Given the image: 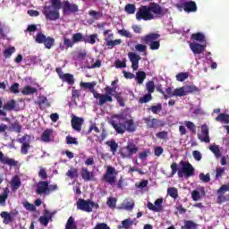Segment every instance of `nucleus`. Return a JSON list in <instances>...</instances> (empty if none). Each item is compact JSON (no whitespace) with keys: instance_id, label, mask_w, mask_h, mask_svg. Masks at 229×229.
Listing matches in <instances>:
<instances>
[{"instance_id":"obj_1","label":"nucleus","mask_w":229,"mask_h":229,"mask_svg":"<svg viewBox=\"0 0 229 229\" xmlns=\"http://www.w3.org/2000/svg\"><path fill=\"white\" fill-rule=\"evenodd\" d=\"M50 5H45L42 10L47 21H58L60 19V10L62 8L64 15H71L79 12L78 4H71L68 0H50Z\"/></svg>"},{"instance_id":"obj_2","label":"nucleus","mask_w":229,"mask_h":229,"mask_svg":"<svg viewBox=\"0 0 229 229\" xmlns=\"http://www.w3.org/2000/svg\"><path fill=\"white\" fill-rule=\"evenodd\" d=\"M169 12V9L162 8L157 3H150L148 6L141 5L136 13L137 21H153L155 15L164 17ZM154 13V14H153Z\"/></svg>"},{"instance_id":"obj_3","label":"nucleus","mask_w":229,"mask_h":229,"mask_svg":"<svg viewBox=\"0 0 229 229\" xmlns=\"http://www.w3.org/2000/svg\"><path fill=\"white\" fill-rule=\"evenodd\" d=\"M81 89H89L90 92L93 94L95 99L98 100V105L103 106L106 103H112L114 98H112L113 92H115V88H110V86H106L105 88V94L98 93L96 91L94 87H96V83L94 82H81Z\"/></svg>"},{"instance_id":"obj_4","label":"nucleus","mask_w":229,"mask_h":229,"mask_svg":"<svg viewBox=\"0 0 229 229\" xmlns=\"http://www.w3.org/2000/svg\"><path fill=\"white\" fill-rule=\"evenodd\" d=\"M181 165V169H178V163L173 162L170 165V169L172 170L170 176L173 178L174 174L178 175V178H191V176H194L196 174V170L194 169V166L191 165V163L187 161H181L179 163Z\"/></svg>"},{"instance_id":"obj_5","label":"nucleus","mask_w":229,"mask_h":229,"mask_svg":"<svg viewBox=\"0 0 229 229\" xmlns=\"http://www.w3.org/2000/svg\"><path fill=\"white\" fill-rule=\"evenodd\" d=\"M111 126L115 130L116 133L123 135L125 131L133 133L137 130L133 119L126 120L124 123H117L115 120L110 122Z\"/></svg>"},{"instance_id":"obj_6","label":"nucleus","mask_w":229,"mask_h":229,"mask_svg":"<svg viewBox=\"0 0 229 229\" xmlns=\"http://www.w3.org/2000/svg\"><path fill=\"white\" fill-rule=\"evenodd\" d=\"M160 34L158 33H149L140 38L142 44L149 46L151 51H157L160 49Z\"/></svg>"},{"instance_id":"obj_7","label":"nucleus","mask_w":229,"mask_h":229,"mask_svg":"<svg viewBox=\"0 0 229 229\" xmlns=\"http://www.w3.org/2000/svg\"><path fill=\"white\" fill-rule=\"evenodd\" d=\"M57 189V184L49 185L47 181H39L37 184L36 194L38 196H49L51 192H55Z\"/></svg>"},{"instance_id":"obj_8","label":"nucleus","mask_w":229,"mask_h":229,"mask_svg":"<svg viewBox=\"0 0 229 229\" xmlns=\"http://www.w3.org/2000/svg\"><path fill=\"white\" fill-rule=\"evenodd\" d=\"M175 6L178 10H184L186 13L198 12V4L192 0H179Z\"/></svg>"},{"instance_id":"obj_9","label":"nucleus","mask_w":229,"mask_h":229,"mask_svg":"<svg viewBox=\"0 0 229 229\" xmlns=\"http://www.w3.org/2000/svg\"><path fill=\"white\" fill-rule=\"evenodd\" d=\"M99 208V204L95 203L90 199L85 200L84 199H79L77 201V210H81L82 212H92V208Z\"/></svg>"},{"instance_id":"obj_10","label":"nucleus","mask_w":229,"mask_h":229,"mask_svg":"<svg viewBox=\"0 0 229 229\" xmlns=\"http://www.w3.org/2000/svg\"><path fill=\"white\" fill-rule=\"evenodd\" d=\"M37 44H44L47 49H51L55 46V38L51 37H46L44 33L38 32L35 38Z\"/></svg>"},{"instance_id":"obj_11","label":"nucleus","mask_w":229,"mask_h":229,"mask_svg":"<svg viewBox=\"0 0 229 229\" xmlns=\"http://www.w3.org/2000/svg\"><path fill=\"white\" fill-rule=\"evenodd\" d=\"M115 174V168L112 165H108L106 171V174L103 175L102 180L106 183H109L112 187L115 185V182L117 180V176Z\"/></svg>"},{"instance_id":"obj_12","label":"nucleus","mask_w":229,"mask_h":229,"mask_svg":"<svg viewBox=\"0 0 229 229\" xmlns=\"http://www.w3.org/2000/svg\"><path fill=\"white\" fill-rule=\"evenodd\" d=\"M139 153V147L135 143H128L122 152L123 158H131L134 155Z\"/></svg>"},{"instance_id":"obj_13","label":"nucleus","mask_w":229,"mask_h":229,"mask_svg":"<svg viewBox=\"0 0 229 229\" xmlns=\"http://www.w3.org/2000/svg\"><path fill=\"white\" fill-rule=\"evenodd\" d=\"M143 122L148 129L157 130V128H162V126H164L162 120H158L151 116L143 118Z\"/></svg>"},{"instance_id":"obj_14","label":"nucleus","mask_w":229,"mask_h":229,"mask_svg":"<svg viewBox=\"0 0 229 229\" xmlns=\"http://www.w3.org/2000/svg\"><path fill=\"white\" fill-rule=\"evenodd\" d=\"M30 140H31V136L28 134H25L24 136H22L18 140V142H20V144H22L21 148V155H28V149H30Z\"/></svg>"},{"instance_id":"obj_15","label":"nucleus","mask_w":229,"mask_h":229,"mask_svg":"<svg viewBox=\"0 0 229 229\" xmlns=\"http://www.w3.org/2000/svg\"><path fill=\"white\" fill-rule=\"evenodd\" d=\"M0 163L4 165H9V167H17L19 165V161H16L13 158H10L8 157H4L3 151L0 150Z\"/></svg>"},{"instance_id":"obj_16","label":"nucleus","mask_w":229,"mask_h":229,"mask_svg":"<svg viewBox=\"0 0 229 229\" xmlns=\"http://www.w3.org/2000/svg\"><path fill=\"white\" fill-rule=\"evenodd\" d=\"M128 57L130 62H131L132 70L137 71L139 69V62H140L142 58L139 55V54L133 52H129Z\"/></svg>"},{"instance_id":"obj_17","label":"nucleus","mask_w":229,"mask_h":229,"mask_svg":"<svg viewBox=\"0 0 229 229\" xmlns=\"http://www.w3.org/2000/svg\"><path fill=\"white\" fill-rule=\"evenodd\" d=\"M207 45H201L196 42H190V49L192 51L193 55H201L205 51Z\"/></svg>"},{"instance_id":"obj_18","label":"nucleus","mask_w":229,"mask_h":229,"mask_svg":"<svg viewBox=\"0 0 229 229\" xmlns=\"http://www.w3.org/2000/svg\"><path fill=\"white\" fill-rule=\"evenodd\" d=\"M198 139L201 142H206V144L210 142V136H208V127H207V125L201 126V134H198Z\"/></svg>"},{"instance_id":"obj_19","label":"nucleus","mask_w":229,"mask_h":229,"mask_svg":"<svg viewBox=\"0 0 229 229\" xmlns=\"http://www.w3.org/2000/svg\"><path fill=\"white\" fill-rule=\"evenodd\" d=\"M81 176L84 182H90L94 180V173L89 171V168L85 166L81 169Z\"/></svg>"},{"instance_id":"obj_20","label":"nucleus","mask_w":229,"mask_h":229,"mask_svg":"<svg viewBox=\"0 0 229 229\" xmlns=\"http://www.w3.org/2000/svg\"><path fill=\"white\" fill-rule=\"evenodd\" d=\"M83 124V118L74 116L72 119V127L75 131H81V125Z\"/></svg>"},{"instance_id":"obj_21","label":"nucleus","mask_w":229,"mask_h":229,"mask_svg":"<svg viewBox=\"0 0 229 229\" xmlns=\"http://www.w3.org/2000/svg\"><path fill=\"white\" fill-rule=\"evenodd\" d=\"M21 177L18 175H15L12 181H11V187L12 190L13 191V192H15V191H18L21 188Z\"/></svg>"},{"instance_id":"obj_22","label":"nucleus","mask_w":229,"mask_h":229,"mask_svg":"<svg viewBox=\"0 0 229 229\" xmlns=\"http://www.w3.org/2000/svg\"><path fill=\"white\" fill-rule=\"evenodd\" d=\"M135 207V202L133 200H125L123 203L121 204L120 208L122 210H133Z\"/></svg>"},{"instance_id":"obj_23","label":"nucleus","mask_w":229,"mask_h":229,"mask_svg":"<svg viewBox=\"0 0 229 229\" xmlns=\"http://www.w3.org/2000/svg\"><path fill=\"white\" fill-rule=\"evenodd\" d=\"M106 144L110 148L112 155H115V153H117V149H119V144H117V141L111 140H107Z\"/></svg>"},{"instance_id":"obj_24","label":"nucleus","mask_w":229,"mask_h":229,"mask_svg":"<svg viewBox=\"0 0 229 229\" xmlns=\"http://www.w3.org/2000/svg\"><path fill=\"white\" fill-rule=\"evenodd\" d=\"M96 40H99L98 38V34L96 33L84 36L85 44H91V46H94V44H96Z\"/></svg>"},{"instance_id":"obj_25","label":"nucleus","mask_w":229,"mask_h":229,"mask_svg":"<svg viewBox=\"0 0 229 229\" xmlns=\"http://www.w3.org/2000/svg\"><path fill=\"white\" fill-rule=\"evenodd\" d=\"M51 135H53V130L46 129L41 135L42 142H49L51 140Z\"/></svg>"},{"instance_id":"obj_26","label":"nucleus","mask_w":229,"mask_h":229,"mask_svg":"<svg viewBox=\"0 0 229 229\" xmlns=\"http://www.w3.org/2000/svg\"><path fill=\"white\" fill-rule=\"evenodd\" d=\"M16 105L17 102L14 99H11L4 105V110L6 112H12V110H15Z\"/></svg>"},{"instance_id":"obj_27","label":"nucleus","mask_w":229,"mask_h":229,"mask_svg":"<svg viewBox=\"0 0 229 229\" xmlns=\"http://www.w3.org/2000/svg\"><path fill=\"white\" fill-rule=\"evenodd\" d=\"M134 78L139 85H142V83H144V80H146V72L139 71L136 72V76H134Z\"/></svg>"},{"instance_id":"obj_28","label":"nucleus","mask_w":229,"mask_h":229,"mask_svg":"<svg viewBox=\"0 0 229 229\" xmlns=\"http://www.w3.org/2000/svg\"><path fill=\"white\" fill-rule=\"evenodd\" d=\"M191 40H196V42H207L205 39V34L201 32L193 33L191 36Z\"/></svg>"},{"instance_id":"obj_29","label":"nucleus","mask_w":229,"mask_h":229,"mask_svg":"<svg viewBox=\"0 0 229 229\" xmlns=\"http://www.w3.org/2000/svg\"><path fill=\"white\" fill-rule=\"evenodd\" d=\"M9 194H10V190L8 188H5L4 190V192L0 195V205L2 207H4V205H6V199H8Z\"/></svg>"},{"instance_id":"obj_30","label":"nucleus","mask_w":229,"mask_h":229,"mask_svg":"<svg viewBox=\"0 0 229 229\" xmlns=\"http://www.w3.org/2000/svg\"><path fill=\"white\" fill-rule=\"evenodd\" d=\"M217 123H225V124H229V114L221 113L216 117Z\"/></svg>"},{"instance_id":"obj_31","label":"nucleus","mask_w":229,"mask_h":229,"mask_svg":"<svg viewBox=\"0 0 229 229\" xmlns=\"http://www.w3.org/2000/svg\"><path fill=\"white\" fill-rule=\"evenodd\" d=\"M21 94H23V96H31V94H37V89L27 85L22 89Z\"/></svg>"},{"instance_id":"obj_32","label":"nucleus","mask_w":229,"mask_h":229,"mask_svg":"<svg viewBox=\"0 0 229 229\" xmlns=\"http://www.w3.org/2000/svg\"><path fill=\"white\" fill-rule=\"evenodd\" d=\"M73 40V44H78L80 42H84L85 41V36L81 32H77L72 35V37Z\"/></svg>"},{"instance_id":"obj_33","label":"nucleus","mask_w":229,"mask_h":229,"mask_svg":"<svg viewBox=\"0 0 229 229\" xmlns=\"http://www.w3.org/2000/svg\"><path fill=\"white\" fill-rule=\"evenodd\" d=\"M0 216L4 219V225H8L13 221V216H12V215L6 211L2 212Z\"/></svg>"},{"instance_id":"obj_34","label":"nucleus","mask_w":229,"mask_h":229,"mask_svg":"<svg viewBox=\"0 0 229 229\" xmlns=\"http://www.w3.org/2000/svg\"><path fill=\"white\" fill-rule=\"evenodd\" d=\"M62 81H64L65 83H68V85H73L74 84V75L71 73H64V76L61 79Z\"/></svg>"},{"instance_id":"obj_35","label":"nucleus","mask_w":229,"mask_h":229,"mask_svg":"<svg viewBox=\"0 0 229 229\" xmlns=\"http://www.w3.org/2000/svg\"><path fill=\"white\" fill-rule=\"evenodd\" d=\"M182 229H196L198 228V224L191 220L184 221V226L181 227Z\"/></svg>"},{"instance_id":"obj_36","label":"nucleus","mask_w":229,"mask_h":229,"mask_svg":"<svg viewBox=\"0 0 229 229\" xmlns=\"http://www.w3.org/2000/svg\"><path fill=\"white\" fill-rule=\"evenodd\" d=\"M65 229H78L76 222H74V217L70 216L66 222Z\"/></svg>"},{"instance_id":"obj_37","label":"nucleus","mask_w":229,"mask_h":229,"mask_svg":"<svg viewBox=\"0 0 229 229\" xmlns=\"http://www.w3.org/2000/svg\"><path fill=\"white\" fill-rule=\"evenodd\" d=\"M66 176H68L69 178H71V180L74 179V178H78L79 174H78V169L72 167L70 168L67 173H66Z\"/></svg>"},{"instance_id":"obj_38","label":"nucleus","mask_w":229,"mask_h":229,"mask_svg":"<svg viewBox=\"0 0 229 229\" xmlns=\"http://www.w3.org/2000/svg\"><path fill=\"white\" fill-rule=\"evenodd\" d=\"M162 203H164L163 198H159L154 202L157 212H162V210H164V206H162Z\"/></svg>"},{"instance_id":"obj_39","label":"nucleus","mask_w":229,"mask_h":229,"mask_svg":"<svg viewBox=\"0 0 229 229\" xmlns=\"http://www.w3.org/2000/svg\"><path fill=\"white\" fill-rule=\"evenodd\" d=\"M167 194L168 196H170V198L176 199V198H178V189L174 187H169L167 189Z\"/></svg>"},{"instance_id":"obj_40","label":"nucleus","mask_w":229,"mask_h":229,"mask_svg":"<svg viewBox=\"0 0 229 229\" xmlns=\"http://www.w3.org/2000/svg\"><path fill=\"white\" fill-rule=\"evenodd\" d=\"M210 151L215 155L216 158L221 157V150L219 149V146L217 145H211L209 147Z\"/></svg>"},{"instance_id":"obj_41","label":"nucleus","mask_w":229,"mask_h":229,"mask_svg":"<svg viewBox=\"0 0 229 229\" xmlns=\"http://www.w3.org/2000/svg\"><path fill=\"white\" fill-rule=\"evenodd\" d=\"M174 96H175L177 98H182L183 96H187V93L185 92V88L182 87V88L174 89Z\"/></svg>"},{"instance_id":"obj_42","label":"nucleus","mask_w":229,"mask_h":229,"mask_svg":"<svg viewBox=\"0 0 229 229\" xmlns=\"http://www.w3.org/2000/svg\"><path fill=\"white\" fill-rule=\"evenodd\" d=\"M184 124L186 128H188V130H190V131H191L193 135H196V124H194V123L191 121H184Z\"/></svg>"},{"instance_id":"obj_43","label":"nucleus","mask_w":229,"mask_h":229,"mask_svg":"<svg viewBox=\"0 0 229 229\" xmlns=\"http://www.w3.org/2000/svg\"><path fill=\"white\" fill-rule=\"evenodd\" d=\"M126 13H128L129 15H131L133 13H135V10H137V7H135V4H127L125 5V8H124Z\"/></svg>"},{"instance_id":"obj_44","label":"nucleus","mask_w":229,"mask_h":229,"mask_svg":"<svg viewBox=\"0 0 229 229\" xmlns=\"http://www.w3.org/2000/svg\"><path fill=\"white\" fill-rule=\"evenodd\" d=\"M148 110L151 111L152 114H159V112H162V105L158 103L156 106H151Z\"/></svg>"},{"instance_id":"obj_45","label":"nucleus","mask_w":229,"mask_h":229,"mask_svg":"<svg viewBox=\"0 0 229 229\" xmlns=\"http://www.w3.org/2000/svg\"><path fill=\"white\" fill-rule=\"evenodd\" d=\"M13 53H15V47H10L4 50L3 55H4V58H10V56H12V55H13Z\"/></svg>"},{"instance_id":"obj_46","label":"nucleus","mask_w":229,"mask_h":229,"mask_svg":"<svg viewBox=\"0 0 229 229\" xmlns=\"http://www.w3.org/2000/svg\"><path fill=\"white\" fill-rule=\"evenodd\" d=\"M151 99H153L151 93H148V94L144 95L143 97L140 98L139 103H140L141 105L144 103H149V101H151Z\"/></svg>"},{"instance_id":"obj_47","label":"nucleus","mask_w":229,"mask_h":229,"mask_svg":"<svg viewBox=\"0 0 229 229\" xmlns=\"http://www.w3.org/2000/svg\"><path fill=\"white\" fill-rule=\"evenodd\" d=\"M38 104L40 106L45 105L46 106H51V104L49 103V100H47V98L45 96L38 97Z\"/></svg>"},{"instance_id":"obj_48","label":"nucleus","mask_w":229,"mask_h":229,"mask_svg":"<svg viewBox=\"0 0 229 229\" xmlns=\"http://www.w3.org/2000/svg\"><path fill=\"white\" fill-rule=\"evenodd\" d=\"M122 42H123V40H121V39H114V40L111 39L109 42L106 43V46H107L109 47V49H112V48L115 47V46L121 45Z\"/></svg>"},{"instance_id":"obj_49","label":"nucleus","mask_w":229,"mask_h":229,"mask_svg":"<svg viewBox=\"0 0 229 229\" xmlns=\"http://www.w3.org/2000/svg\"><path fill=\"white\" fill-rule=\"evenodd\" d=\"M135 49L139 53H144L145 56H146V55H148V52H146L148 50V47L146 45H144V44H137L135 46Z\"/></svg>"},{"instance_id":"obj_50","label":"nucleus","mask_w":229,"mask_h":229,"mask_svg":"<svg viewBox=\"0 0 229 229\" xmlns=\"http://www.w3.org/2000/svg\"><path fill=\"white\" fill-rule=\"evenodd\" d=\"M174 90L173 91V88L168 87L165 89V95H163L164 99H169V98H174Z\"/></svg>"},{"instance_id":"obj_51","label":"nucleus","mask_w":229,"mask_h":229,"mask_svg":"<svg viewBox=\"0 0 229 229\" xmlns=\"http://www.w3.org/2000/svg\"><path fill=\"white\" fill-rule=\"evenodd\" d=\"M106 205H107V207H109V208H112V209L115 208V207L117 205V199H115L114 197H110L107 199Z\"/></svg>"},{"instance_id":"obj_52","label":"nucleus","mask_w":229,"mask_h":229,"mask_svg":"<svg viewBox=\"0 0 229 229\" xmlns=\"http://www.w3.org/2000/svg\"><path fill=\"white\" fill-rule=\"evenodd\" d=\"M110 30H106L104 32H103V35L105 38V42H106V44L110 41V40H114V34L113 33H110ZM107 36V37H106Z\"/></svg>"},{"instance_id":"obj_53","label":"nucleus","mask_w":229,"mask_h":229,"mask_svg":"<svg viewBox=\"0 0 229 229\" xmlns=\"http://www.w3.org/2000/svg\"><path fill=\"white\" fill-rule=\"evenodd\" d=\"M146 89L148 92V94H153L155 92V81H150L146 83Z\"/></svg>"},{"instance_id":"obj_54","label":"nucleus","mask_w":229,"mask_h":229,"mask_svg":"<svg viewBox=\"0 0 229 229\" xmlns=\"http://www.w3.org/2000/svg\"><path fill=\"white\" fill-rule=\"evenodd\" d=\"M186 94H192V92H199V89L196 86H186L184 87Z\"/></svg>"},{"instance_id":"obj_55","label":"nucleus","mask_w":229,"mask_h":229,"mask_svg":"<svg viewBox=\"0 0 229 229\" xmlns=\"http://www.w3.org/2000/svg\"><path fill=\"white\" fill-rule=\"evenodd\" d=\"M177 81H185L187 78H189V73L188 72H179L175 76Z\"/></svg>"},{"instance_id":"obj_56","label":"nucleus","mask_w":229,"mask_h":229,"mask_svg":"<svg viewBox=\"0 0 229 229\" xmlns=\"http://www.w3.org/2000/svg\"><path fill=\"white\" fill-rule=\"evenodd\" d=\"M38 177L41 180H47V172H46V168L39 166Z\"/></svg>"},{"instance_id":"obj_57","label":"nucleus","mask_w":229,"mask_h":229,"mask_svg":"<svg viewBox=\"0 0 229 229\" xmlns=\"http://www.w3.org/2000/svg\"><path fill=\"white\" fill-rule=\"evenodd\" d=\"M225 201H226V197L225 196V193L217 192L216 203L218 205H222V203H225Z\"/></svg>"},{"instance_id":"obj_58","label":"nucleus","mask_w":229,"mask_h":229,"mask_svg":"<svg viewBox=\"0 0 229 229\" xmlns=\"http://www.w3.org/2000/svg\"><path fill=\"white\" fill-rule=\"evenodd\" d=\"M64 46H65L66 49H69V47H72L74 46L73 39L67 38L66 37H64Z\"/></svg>"},{"instance_id":"obj_59","label":"nucleus","mask_w":229,"mask_h":229,"mask_svg":"<svg viewBox=\"0 0 229 229\" xmlns=\"http://www.w3.org/2000/svg\"><path fill=\"white\" fill-rule=\"evenodd\" d=\"M168 136L169 133L166 131H159L156 134V137H157V139H161L162 140H166Z\"/></svg>"},{"instance_id":"obj_60","label":"nucleus","mask_w":229,"mask_h":229,"mask_svg":"<svg viewBox=\"0 0 229 229\" xmlns=\"http://www.w3.org/2000/svg\"><path fill=\"white\" fill-rule=\"evenodd\" d=\"M113 95H111V98L112 96H114V98H115L116 101L119 103L120 106H124V100L123 99V97L121 96V93H116L114 95V93H112Z\"/></svg>"},{"instance_id":"obj_61","label":"nucleus","mask_w":229,"mask_h":229,"mask_svg":"<svg viewBox=\"0 0 229 229\" xmlns=\"http://www.w3.org/2000/svg\"><path fill=\"white\" fill-rule=\"evenodd\" d=\"M199 180H201V182H204V183H208V182H210V174H199Z\"/></svg>"},{"instance_id":"obj_62","label":"nucleus","mask_w":229,"mask_h":229,"mask_svg":"<svg viewBox=\"0 0 229 229\" xmlns=\"http://www.w3.org/2000/svg\"><path fill=\"white\" fill-rule=\"evenodd\" d=\"M11 126H12L13 130L14 131H16V133H21L22 127L21 126V124H19V122H14V123H11Z\"/></svg>"},{"instance_id":"obj_63","label":"nucleus","mask_w":229,"mask_h":229,"mask_svg":"<svg viewBox=\"0 0 229 229\" xmlns=\"http://www.w3.org/2000/svg\"><path fill=\"white\" fill-rule=\"evenodd\" d=\"M191 198L193 201H199L201 199V194L197 190L191 191Z\"/></svg>"},{"instance_id":"obj_64","label":"nucleus","mask_w":229,"mask_h":229,"mask_svg":"<svg viewBox=\"0 0 229 229\" xmlns=\"http://www.w3.org/2000/svg\"><path fill=\"white\" fill-rule=\"evenodd\" d=\"M225 171H226V168L225 167H216V178H221L223 174H225Z\"/></svg>"}]
</instances>
